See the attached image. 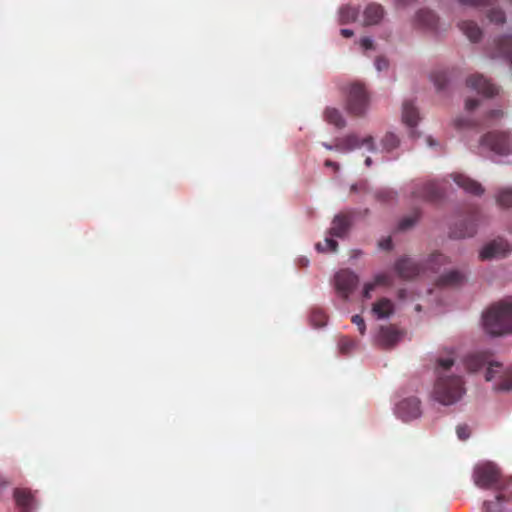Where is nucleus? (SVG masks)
Listing matches in <instances>:
<instances>
[{
  "instance_id": "bb28decb",
  "label": "nucleus",
  "mask_w": 512,
  "mask_h": 512,
  "mask_svg": "<svg viewBox=\"0 0 512 512\" xmlns=\"http://www.w3.org/2000/svg\"><path fill=\"white\" fill-rule=\"evenodd\" d=\"M325 120L338 128H343L346 125V121L341 114L339 109L328 107L324 112Z\"/></svg>"
},
{
  "instance_id": "412c9836",
  "label": "nucleus",
  "mask_w": 512,
  "mask_h": 512,
  "mask_svg": "<svg viewBox=\"0 0 512 512\" xmlns=\"http://www.w3.org/2000/svg\"><path fill=\"white\" fill-rule=\"evenodd\" d=\"M15 501L20 512H31L35 505V498L31 491L26 489H16L13 492Z\"/></svg>"
},
{
  "instance_id": "20e7f679",
  "label": "nucleus",
  "mask_w": 512,
  "mask_h": 512,
  "mask_svg": "<svg viewBox=\"0 0 512 512\" xmlns=\"http://www.w3.org/2000/svg\"><path fill=\"white\" fill-rule=\"evenodd\" d=\"M474 484L481 489H499L501 471L492 462H485L474 468Z\"/></svg>"
},
{
  "instance_id": "7c9ffc66",
  "label": "nucleus",
  "mask_w": 512,
  "mask_h": 512,
  "mask_svg": "<svg viewBox=\"0 0 512 512\" xmlns=\"http://www.w3.org/2000/svg\"><path fill=\"white\" fill-rule=\"evenodd\" d=\"M447 262L448 258L445 255L439 254V252H435L429 256L427 260V268L431 269L432 271H438L439 267Z\"/></svg>"
},
{
  "instance_id": "f03ea898",
  "label": "nucleus",
  "mask_w": 512,
  "mask_h": 512,
  "mask_svg": "<svg viewBox=\"0 0 512 512\" xmlns=\"http://www.w3.org/2000/svg\"><path fill=\"white\" fill-rule=\"evenodd\" d=\"M483 326L492 336L512 332V295L490 305L482 315Z\"/></svg>"
},
{
  "instance_id": "e433bc0d",
  "label": "nucleus",
  "mask_w": 512,
  "mask_h": 512,
  "mask_svg": "<svg viewBox=\"0 0 512 512\" xmlns=\"http://www.w3.org/2000/svg\"><path fill=\"white\" fill-rule=\"evenodd\" d=\"M356 342L350 337H341L339 340V350L342 354H349L354 349Z\"/></svg>"
},
{
  "instance_id": "0eeeda50",
  "label": "nucleus",
  "mask_w": 512,
  "mask_h": 512,
  "mask_svg": "<svg viewBox=\"0 0 512 512\" xmlns=\"http://www.w3.org/2000/svg\"><path fill=\"white\" fill-rule=\"evenodd\" d=\"M480 146L486 147L498 155H508L511 152V140L504 132H489L480 140Z\"/></svg>"
},
{
  "instance_id": "603ef678",
  "label": "nucleus",
  "mask_w": 512,
  "mask_h": 512,
  "mask_svg": "<svg viewBox=\"0 0 512 512\" xmlns=\"http://www.w3.org/2000/svg\"><path fill=\"white\" fill-rule=\"evenodd\" d=\"M340 33L344 38H351L352 35H354V32L352 30H348V28H343Z\"/></svg>"
},
{
  "instance_id": "423d86ee",
  "label": "nucleus",
  "mask_w": 512,
  "mask_h": 512,
  "mask_svg": "<svg viewBox=\"0 0 512 512\" xmlns=\"http://www.w3.org/2000/svg\"><path fill=\"white\" fill-rule=\"evenodd\" d=\"M412 197L414 199L435 202L443 197V186L439 181L414 183Z\"/></svg>"
},
{
  "instance_id": "473e14b6",
  "label": "nucleus",
  "mask_w": 512,
  "mask_h": 512,
  "mask_svg": "<svg viewBox=\"0 0 512 512\" xmlns=\"http://www.w3.org/2000/svg\"><path fill=\"white\" fill-rule=\"evenodd\" d=\"M310 322L315 327L325 326L327 323L325 311L321 309H313L310 313Z\"/></svg>"
},
{
  "instance_id": "bf43d9fd",
  "label": "nucleus",
  "mask_w": 512,
  "mask_h": 512,
  "mask_svg": "<svg viewBox=\"0 0 512 512\" xmlns=\"http://www.w3.org/2000/svg\"><path fill=\"white\" fill-rule=\"evenodd\" d=\"M351 190H352V191H356V190H357V186H356V184H353V185L351 186Z\"/></svg>"
},
{
  "instance_id": "8fccbe9b",
  "label": "nucleus",
  "mask_w": 512,
  "mask_h": 512,
  "mask_svg": "<svg viewBox=\"0 0 512 512\" xmlns=\"http://www.w3.org/2000/svg\"><path fill=\"white\" fill-rule=\"evenodd\" d=\"M379 246L381 249H384V250H390L392 248V241H391V238L390 237H387L385 239H382L380 242H379Z\"/></svg>"
},
{
  "instance_id": "5701e85b",
  "label": "nucleus",
  "mask_w": 512,
  "mask_h": 512,
  "mask_svg": "<svg viewBox=\"0 0 512 512\" xmlns=\"http://www.w3.org/2000/svg\"><path fill=\"white\" fill-rule=\"evenodd\" d=\"M384 16V9L381 4L370 3L364 9V25H377Z\"/></svg>"
},
{
  "instance_id": "6e6d98bb",
  "label": "nucleus",
  "mask_w": 512,
  "mask_h": 512,
  "mask_svg": "<svg viewBox=\"0 0 512 512\" xmlns=\"http://www.w3.org/2000/svg\"><path fill=\"white\" fill-rule=\"evenodd\" d=\"M364 163H365L366 167H371V165H372L371 157H366Z\"/></svg>"
},
{
  "instance_id": "a19ab883",
  "label": "nucleus",
  "mask_w": 512,
  "mask_h": 512,
  "mask_svg": "<svg viewBox=\"0 0 512 512\" xmlns=\"http://www.w3.org/2000/svg\"><path fill=\"white\" fill-rule=\"evenodd\" d=\"M433 81L439 90L444 89L447 84V76L445 72H439L438 74L434 75Z\"/></svg>"
},
{
  "instance_id": "052dcab7",
  "label": "nucleus",
  "mask_w": 512,
  "mask_h": 512,
  "mask_svg": "<svg viewBox=\"0 0 512 512\" xmlns=\"http://www.w3.org/2000/svg\"><path fill=\"white\" fill-rule=\"evenodd\" d=\"M416 310L420 311L421 310V306L420 305H416Z\"/></svg>"
},
{
  "instance_id": "de8ad7c7",
  "label": "nucleus",
  "mask_w": 512,
  "mask_h": 512,
  "mask_svg": "<svg viewBox=\"0 0 512 512\" xmlns=\"http://www.w3.org/2000/svg\"><path fill=\"white\" fill-rule=\"evenodd\" d=\"M504 113L503 111H501V109H494L493 111H490L487 116H486V120L487 121H492V120H496V119H501L503 117Z\"/></svg>"
},
{
  "instance_id": "c03bdc74",
  "label": "nucleus",
  "mask_w": 512,
  "mask_h": 512,
  "mask_svg": "<svg viewBox=\"0 0 512 512\" xmlns=\"http://www.w3.org/2000/svg\"><path fill=\"white\" fill-rule=\"evenodd\" d=\"M457 435H458V438L460 440H467V438H469V435H470V430H469V427L468 425H458L457 427Z\"/></svg>"
},
{
  "instance_id": "2eb2a0df",
  "label": "nucleus",
  "mask_w": 512,
  "mask_h": 512,
  "mask_svg": "<svg viewBox=\"0 0 512 512\" xmlns=\"http://www.w3.org/2000/svg\"><path fill=\"white\" fill-rule=\"evenodd\" d=\"M402 334L394 326H381L377 338L378 343L383 348H392L400 341Z\"/></svg>"
},
{
  "instance_id": "3c124183",
  "label": "nucleus",
  "mask_w": 512,
  "mask_h": 512,
  "mask_svg": "<svg viewBox=\"0 0 512 512\" xmlns=\"http://www.w3.org/2000/svg\"><path fill=\"white\" fill-rule=\"evenodd\" d=\"M360 44L361 46L364 48V50H371V48L373 47V41L371 38H362L360 40Z\"/></svg>"
},
{
  "instance_id": "f704fd0d",
  "label": "nucleus",
  "mask_w": 512,
  "mask_h": 512,
  "mask_svg": "<svg viewBox=\"0 0 512 512\" xmlns=\"http://www.w3.org/2000/svg\"><path fill=\"white\" fill-rule=\"evenodd\" d=\"M498 491H500V493L497 495V500H505L512 497V478L507 482H504L500 477Z\"/></svg>"
},
{
  "instance_id": "4be33fe9",
  "label": "nucleus",
  "mask_w": 512,
  "mask_h": 512,
  "mask_svg": "<svg viewBox=\"0 0 512 512\" xmlns=\"http://www.w3.org/2000/svg\"><path fill=\"white\" fill-rule=\"evenodd\" d=\"M476 233V224L474 219L464 220L458 224H455L450 231V237L453 238H466L472 237Z\"/></svg>"
},
{
  "instance_id": "dca6fc26",
  "label": "nucleus",
  "mask_w": 512,
  "mask_h": 512,
  "mask_svg": "<svg viewBox=\"0 0 512 512\" xmlns=\"http://www.w3.org/2000/svg\"><path fill=\"white\" fill-rule=\"evenodd\" d=\"M393 285V278L390 273H379L374 276L370 282H366L363 287L362 296L364 299H370L371 293L378 286L390 287Z\"/></svg>"
},
{
  "instance_id": "aec40b11",
  "label": "nucleus",
  "mask_w": 512,
  "mask_h": 512,
  "mask_svg": "<svg viewBox=\"0 0 512 512\" xmlns=\"http://www.w3.org/2000/svg\"><path fill=\"white\" fill-rule=\"evenodd\" d=\"M464 273L460 270H450L448 273L439 276L436 284L438 287H459L463 285L465 281Z\"/></svg>"
},
{
  "instance_id": "864d4df0",
  "label": "nucleus",
  "mask_w": 512,
  "mask_h": 512,
  "mask_svg": "<svg viewBox=\"0 0 512 512\" xmlns=\"http://www.w3.org/2000/svg\"><path fill=\"white\" fill-rule=\"evenodd\" d=\"M324 164H325V167L339 169V166L337 165L336 162H333V161H330V160H326Z\"/></svg>"
},
{
  "instance_id": "a878e982",
  "label": "nucleus",
  "mask_w": 512,
  "mask_h": 512,
  "mask_svg": "<svg viewBox=\"0 0 512 512\" xmlns=\"http://www.w3.org/2000/svg\"><path fill=\"white\" fill-rule=\"evenodd\" d=\"M402 119L406 125L410 127L416 126L418 121V112L412 102L406 101L403 103Z\"/></svg>"
},
{
  "instance_id": "4d7b16f0",
  "label": "nucleus",
  "mask_w": 512,
  "mask_h": 512,
  "mask_svg": "<svg viewBox=\"0 0 512 512\" xmlns=\"http://www.w3.org/2000/svg\"><path fill=\"white\" fill-rule=\"evenodd\" d=\"M427 144L430 145V146L437 145V143L435 142L434 139H432V137H428L427 138Z\"/></svg>"
},
{
  "instance_id": "39448f33",
  "label": "nucleus",
  "mask_w": 512,
  "mask_h": 512,
  "mask_svg": "<svg viewBox=\"0 0 512 512\" xmlns=\"http://www.w3.org/2000/svg\"><path fill=\"white\" fill-rule=\"evenodd\" d=\"M368 102L364 86L360 83L351 84L346 101L348 112L355 116L363 115L368 107Z\"/></svg>"
},
{
  "instance_id": "5fc2aeb1",
  "label": "nucleus",
  "mask_w": 512,
  "mask_h": 512,
  "mask_svg": "<svg viewBox=\"0 0 512 512\" xmlns=\"http://www.w3.org/2000/svg\"><path fill=\"white\" fill-rule=\"evenodd\" d=\"M413 1L414 0H396V3L402 7H406V5L413 3Z\"/></svg>"
},
{
  "instance_id": "49530a36",
  "label": "nucleus",
  "mask_w": 512,
  "mask_h": 512,
  "mask_svg": "<svg viewBox=\"0 0 512 512\" xmlns=\"http://www.w3.org/2000/svg\"><path fill=\"white\" fill-rule=\"evenodd\" d=\"M389 62L385 57H377L375 60V67L378 71L387 70Z\"/></svg>"
},
{
  "instance_id": "a18cd8bd",
  "label": "nucleus",
  "mask_w": 512,
  "mask_h": 512,
  "mask_svg": "<svg viewBox=\"0 0 512 512\" xmlns=\"http://www.w3.org/2000/svg\"><path fill=\"white\" fill-rule=\"evenodd\" d=\"M501 501L495 500V502H484V511L485 512H502V509L499 506Z\"/></svg>"
},
{
  "instance_id": "1a4fd4ad",
  "label": "nucleus",
  "mask_w": 512,
  "mask_h": 512,
  "mask_svg": "<svg viewBox=\"0 0 512 512\" xmlns=\"http://www.w3.org/2000/svg\"><path fill=\"white\" fill-rule=\"evenodd\" d=\"M366 146V148L370 151H374L376 149V145L374 143V139L371 136H367L363 139H360L356 134H348L345 137L338 138L335 140L334 148L335 150L342 152H349L355 149H359L361 146Z\"/></svg>"
},
{
  "instance_id": "2f4dec72",
  "label": "nucleus",
  "mask_w": 512,
  "mask_h": 512,
  "mask_svg": "<svg viewBox=\"0 0 512 512\" xmlns=\"http://www.w3.org/2000/svg\"><path fill=\"white\" fill-rule=\"evenodd\" d=\"M419 218H420L419 211H415L412 214H410L409 216L402 218L399 221L398 230L406 231V230L411 229V227H413L415 225V223L418 221Z\"/></svg>"
},
{
  "instance_id": "9b49d317",
  "label": "nucleus",
  "mask_w": 512,
  "mask_h": 512,
  "mask_svg": "<svg viewBox=\"0 0 512 512\" xmlns=\"http://www.w3.org/2000/svg\"><path fill=\"white\" fill-rule=\"evenodd\" d=\"M420 404V400L416 397L403 399L396 405V415L405 422L412 421L421 415Z\"/></svg>"
},
{
  "instance_id": "ddd939ff",
  "label": "nucleus",
  "mask_w": 512,
  "mask_h": 512,
  "mask_svg": "<svg viewBox=\"0 0 512 512\" xmlns=\"http://www.w3.org/2000/svg\"><path fill=\"white\" fill-rule=\"evenodd\" d=\"M510 251L509 243H507L505 239L498 238L485 244L479 252V257L485 261V259L505 257Z\"/></svg>"
},
{
  "instance_id": "6e6552de",
  "label": "nucleus",
  "mask_w": 512,
  "mask_h": 512,
  "mask_svg": "<svg viewBox=\"0 0 512 512\" xmlns=\"http://www.w3.org/2000/svg\"><path fill=\"white\" fill-rule=\"evenodd\" d=\"M359 285V276L349 269L339 270L334 276V286L341 298L347 300Z\"/></svg>"
},
{
  "instance_id": "ea45409f",
  "label": "nucleus",
  "mask_w": 512,
  "mask_h": 512,
  "mask_svg": "<svg viewBox=\"0 0 512 512\" xmlns=\"http://www.w3.org/2000/svg\"><path fill=\"white\" fill-rule=\"evenodd\" d=\"M453 124L456 128L475 127L479 125L478 122L465 118H457L453 121Z\"/></svg>"
},
{
  "instance_id": "72a5a7b5",
  "label": "nucleus",
  "mask_w": 512,
  "mask_h": 512,
  "mask_svg": "<svg viewBox=\"0 0 512 512\" xmlns=\"http://www.w3.org/2000/svg\"><path fill=\"white\" fill-rule=\"evenodd\" d=\"M382 145H383V149L386 150V151H392L394 149H397L399 143H400V140L399 138L396 136V134L394 133H391V132H388L385 134V136L383 137L382 141H381Z\"/></svg>"
},
{
  "instance_id": "58836bf2",
  "label": "nucleus",
  "mask_w": 512,
  "mask_h": 512,
  "mask_svg": "<svg viewBox=\"0 0 512 512\" xmlns=\"http://www.w3.org/2000/svg\"><path fill=\"white\" fill-rule=\"evenodd\" d=\"M397 193L391 189H383L376 193V197L380 201H392L395 200Z\"/></svg>"
},
{
  "instance_id": "393cba45",
  "label": "nucleus",
  "mask_w": 512,
  "mask_h": 512,
  "mask_svg": "<svg viewBox=\"0 0 512 512\" xmlns=\"http://www.w3.org/2000/svg\"><path fill=\"white\" fill-rule=\"evenodd\" d=\"M372 312L378 318H387L394 312V304L388 298H380L372 306Z\"/></svg>"
},
{
  "instance_id": "b1692460",
  "label": "nucleus",
  "mask_w": 512,
  "mask_h": 512,
  "mask_svg": "<svg viewBox=\"0 0 512 512\" xmlns=\"http://www.w3.org/2000/svg\"><path fill=\"white\" fill-rule=\"evenodd\" d=\"M439 19L436 14L429 9H420L416 13L415 24L418 27L426 29H435Z\"/></svg>"
},
{
  "instance_id": "37998d69",
  "label": "nucleus",
  "mask_w": 512,
  "mask_h": 512,
  "mask_svg": "<svg viewBox=\"0 0 512 512\" xmlns=\"http://www.w3.org/2000/svg\"><path fill=\"white\" fill-rule=\"evenodd\" d=\"M493 0H459L461 4L469 5L470 7H486L492 3Z\"/></svg>"
},
{
  "instance_id": "9d476101",
  "label": "nucleus",
  "mask_w": 512,
  "mask_h": 512,
  "mask_svg": "<svg viewBox=\"0 0 512 512\" xmlns=\"http://www.w3.org/2000/svg\"><path fill=\"white\" fill-rule=\"evenodd\" d=\"M488 53L490 58L505 59L512 65V37L510 34L494 39L493 44L489 47Z\"/></svg>"
},
{
  "instance_id": "6ab92c4d",
  "label": "nucleus",
  "mask_w": 512,
  "mask_h": 512,
  "mask_svg": "<svg viewBox=\"0 0 512 512\" xmlns=\"http://www.w3.org/2000/svg\"><path fill=\"white\" fill-rule=\"evenodd\" d=\"M459 29L472 42H478L483 37V30L474 20H462L458 23Z\"/></svg>"
},
{
  "instance_id": "c85d7f7f",
  "label": "nucleus",
  "mask_w": 512,
  "mask_h": 512,
  "mask_svg": "<svg viewBox=\"0 0 512 512\" xmlns=\"http://www.w3.org/2000/svg\"><path fill=\"white\" fill-rule=\"evenodd\" d=\"M495 199L501 207H512V188H501L496 194Z\"/></svg>"
},
{
  "instance_id": "a211bd4d",
  "label": "nucleus",
  "mask_w": 512,
  "mask_h": 512,
  "mask_svg": "<svg viewBox=\"0 0 512 512\" xmlns=\"http://www.w3.org/2000/svg\"><path fill=\"white\" fill-rule=\"evenodd\" d=\"M453 181L458 185V187L463 188L467 193L473 195H481L485 191L479 182L470 179V177L463 174H453Z\"/></svg>"
},
{
  "instance_id": "13d9d810",
  "label": "nucleus",
  "mask_w": 512,
  "mask_h": 512,
  "mask_svg": "<svg viewBox=\"0 0 512 512\" xmlns=\"http://www.w3.org/2000/svg\"><path fill=\"white\" fill-rule=\"evenodd\" d=\"M324 146H325V148H326V149H328V150H333V149H335V145H329V144H325V143H324Z\"/></svg>"
},
{
  "instance_id": "f257e3e1",
  "label": "nucleus",
  "mask_w": 512,
  "mask_h": 512,
  "mask_svg": "<svg viewBox=\"0 0 512 512\" xmlns=\"http://www.w3.org/2000/svg\"><path fill=\"white\" fill-rule=\"evenodd\" d=\"M454 366V359H438L437 360V380L433 388V397L443 405H452L459 401L465 394L464 381L459 375H445L443 374Z\"/></svg>"
},
{
  "instance_id": "7ed1b4c3",
  "label": "nucleus",
  "mask_w": 512,
  "mask_h": 512,
  "mask_svg": "<svg viewBox=\"0 0 512 512\" xmlns=\"http://www.w3.org/2000/svg\"><path fill=\"white\" fill-rule=\"evenodd\" d=\"M487 364L485 372V380L491 381L496 376H500L502 363L491 360V355L488 352L471 353L465 356L464 366L468 372H477L480 368Z\"/></svg>"
},
{
  "instance_id": "79ce46f5",
  "label": "nucleus",
  "mask_w": 512,
  "mask_h": 512,
  "mask_svg": "<svg viewBox=\"0 0 512 512\" xmlns=\"http://www.w3.org/2000/svg\"><path fill=\"white\" fill-rule=\"evenodd\" d=\"M351 321L353 324L356 325L361 335H364L366 330L365 320L363 317L360 316V314H354V316L351 318Z\"/></svg>"
},
{
  "instance_id": "f3484780",
  "label": "nucleus",
  "mask_w": 512,
  "mask_h": 512,
  "mask_svg": "<svg viewBox=\"0 0 512 512\" xmlns=\"http://www.w3.org/2000/svg\"><path fill=\"white\" fill-rule=\"evenodd\" d=\"M352 219L350 214H338L334 217L329 233L335 237H344L351 229Z\"/></svg>"
},
{
  "instance_id": "c9c22d12",
  "label": "nucleus",
  "mask_w": 512,
  "mask_h": 512,
  "mask_svg": "<svg viewBox=\"0 0 512 512\" xmlns=\"http://www.w3.org/2000/svg\"><path fill=\"white\" fill-rule=\"evenodd\" d=\"M487 17L490 22L496 25H502L506 21V14L501 8H492L488 11Z\"/></svg>"
},
{
  "instance_id": "c756f323",
  "label": "nucleus",
  "mask_w": 512,
  "mask_h": 512,
  "mask_svg": "<svg viewBox=\"0 0 512 512\" xmlns=\"http://www.w3.org/2000/svg\"><path fill=\"white\" fill-rule=\"evenodd\" d=\"M358 9L351 6L342 7L339 10V21L341 23H349L355 21L358 16Z\"/></svg>"
},
{
  "instance_id": "09e8293b",
  "label": "nucleus",
  "mask_w": 512,
  "mask_h": 512,
  "mask_svg": "<svg viewBox=\"0 0 512 512\" xmlns=\"http://www.w3.org/2000/svg\"><path fill=\"white\" fill-rule=\"evenodd\" d=\"M479 104H480V101L477 99H467L465 101V109L468 110V112H470V110H473L476 107H478Z\"/></svg>"
},
{
  "instance_id": "f8f14e48",
  "label": "nucleus",
  "mask_w": 512,
  "mask_h": 512,
  "mask_svg": "<svg viewBox=\"0 0 512 512\" xmlns=\"http://www.w3.org/2000/svg\"><path fill=\"white\" fill-rule=\"evenodd\" d=\"M394 269L398 276L403 280H411L423 271V268L419 263L413 261L412 258L407 256L399 258L394 264Z\"/></svg>"
},
{
  "instance_id": "4c0bfd02",
  "label": "nucleus",
  "mask_w": 512,
  "mask_h": 512,
  "mask_svg": "<svg viewBox=\"0 0 512 512\" xmlns=\"http://www.w3.org/2000/svg\"><path fill=\"white\" fill-rule=\"evenodd\" d=\"M337 248L338 243L332 238H325L324 243L316 244V249L318 251H336Z\"/></svg>"
},
{
  "instance_id": "4468645a",
  "label": "nucleus",
  "mask_w": 512,
  "mask_h": 512,
  "mask_svg": "<svg viewBox=\"0 0 512 512\" xmlns=\"http://www.w3.org/2000/svg\"><path fill=\"white\" fill-rule=\"evenodd\" d=\"M466 83L469 88L476 90L477 93L486 97H492L498 94V88L495 84L490 83L483 75L475 74L469 76Z\"/></svg>"
},
{
  "instance_id": "cd10ccee",
  "label": "nucleus",
  "mask_w": 512,
  "mask_h": 512,
  "mask_svg": "<svg viewBox=\"0 0 512 512\" xmlns=\"http://www.w3.org/2000/svg\"><path fill=\"white\" fill-rule=\"evenodd\" d=\"M496 391H511L512 389V366L505 372H500V381L494 386Z\"/></svg>"
}]
</instances>
